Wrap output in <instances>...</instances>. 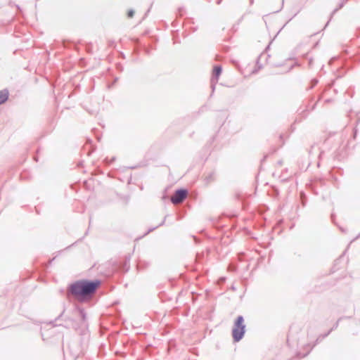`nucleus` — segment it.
I'll return each instance as SVG.
<instances>
[{
    "label": "nucleus",
    "instance_id": "nucleus-17",
    "mask_svg": "<svg viewBox=\"0 0 360 360\" xmlns=\"http://www.w3.org/2000/svg\"><path fill=\"white\" fill-rule=\"evenodd\" d=\"M312 64H313V60H312V58H310V59L309 60V67H311V66H312Z\"/></svg>",
    "mask_w": 360,
    "mask_h": 360
},
{
    "label": "nucleus",
    "instance_id": "nucleus-21",
    "mask_svg": "<svg viewBox=\"0 0 360 360\" xmlns=\"http://www.w3.org/2000/svg\"><path fill=\"white\" fill-rule=\"evenodd\" d=\"M212 91H214V84H212Z\"/></svg>",
    "mask_w": 360,
    "mask_h": 360
},
{
    "label": "nucleus",
    "instance_id": "nucleus-12",
    "mask_svg": "<svg viewBox=\"0 0 360 360\" xmlns=\"http://www.w3.org/2000/svg\"><path fill=\"white\" fill-rule=\"evenodd\" d=\"M351 317L350 316H342L340 318H339L338 319V321L335 322V323L333 325V326L330 329V330H332V331L335 329H336L338 326H339V323L341 320H342L343 319H350Z\"/></svg>",
    "mask_w": 360,
    "mask_h": 360
},
{
    "label": "nucleus",
    "instance_id": "nucleus-2",
    "mask_svg": "<svg viewBox=\"0 0 360 360\" xmlns=\"http://www.w3.org/2000/svg\"><path fill=\"white\" fill-rule=\"evenodd\" d=\"M64 313L65 309L53 321H50L49 324L53 327L63 326L65 328H72L76 331L79 330L81 327L77 316H74L71 312L70 316H64Z\"/></svg>",
    "mask_w": 360,
    "mask_h": 360
},
{
    "label": "nucleus",
    "instance_id": "nucleus-22",
    "mask_svg": "<svg viewBox=\"0 0 360 360\" xmlns=\"http://www.w3.org/2000/svg\"><path fill=\"white\" fill-rule=\"evenodd\" d=\"M359 237H360V233L354 240L358 238Z\"/></svg>",
    "mask_w": 360,
    "mask_h": 360
},
{
    "label": "nucleus",
    "instance_id": "nucleus-15",
    "mask_svg": "<svg viewBox=\"0 0 360 360\" xmlns=\"http://www.w3.org/2000/svg\"><path fill=\"white\" fill-rule=\"evenodd\" d=\"M134 15V11L133 9H130L128 13H127V15L129 18H132Z\"/></svg>",
    "mask_w": 360,
    "mask_h": 360
},
{
    "label": "nucleus",
    "instance_id": "nucleus-14",
    "mask_svg": "<svg viewBox=\"0 0 360 360\" xmlns=\"http://www.w3.org/2000/svg\"><path fill=\"white\" fill-rule=\"evenodd\" d=\"M300 197H301V200H302V204L303 206H305L306 205V197L304 195V194L303 193H300Z\"/></svg>",
    "mask_w": 360,
    "mask_h": 360
},
{
    "label": "nucleus",
    "instance_id": "nucleus-24",
    "mask_svg": "<svg viewBox=\"0 0 360 360\" xmlns=\"http://www.w3.org/2000/svg\"><path fill=\"white\" fill-rule=\"evenodd\" d=\"M340 229L342 232H345V230H344L343 229L340 228Z\"/></svg>",
    "mask_w": 360,
    "mask_h": 360
},
{
    "label": "nucleus",
    "instance_id": "nucleus-1",
    "mask_svg": "<svg viewBox=\"0 0 360 360\" xmlns=\"http://www.w3.org/2000/svg\"><path fill=\"white\" fill-rule=\"evenodd\" d=\"M101 284L99 279H83L71 283L68 288V294L72 295L79 302L90 300Z\"/></svg>",
    "mask_w": 360,
    "mask_h": 360
},
{
    "label": "nucleus",
    "instance_id": "nucleus-23",
    "mask_svg": "<svg viewBox=\"0 0 360 360\" xmlns=\"http://www.w3.org/2000/svg\"><path fill=\"white\" fill-rule=\"evenodd\" d=\"M328 23H329V20L326 22L325 27L328 25Z\"/></svg>",
    "mask_w": 360,
    "mask_h": 360
},
{
    "label": "nucleus",
    "instance_id": "nucleus-20",
    "mask_svg": "<svg viewBox=\"0 0 360 360\" xmlns=\"http://www.w3.org/2000/svg\"><path fill=\"white\" fill-rule=\"evenodd\" d=\"M269 46H270V44L266 46L265 51H267L269 49Z\"/></svg>",
    "mask_w": 360,
    "mask_h": 360
},
{
    "label": "nucleus",
    "instance_id": "nucleus-13",
    "mask_svg": "<svg viewBox=\"0 0 360 360\" xmlns=\"http://www.w3.org/2000/svg\"><path fill=\"white\" fill-rule=\"evenodd\" d=\"M264 56H265V54H264V53H261V54L259 56V57H258V58H257V65L259 66V68H262V65H259V62H260V60H262V58L263 57H264Z\"/></svg>",
    "mask_w": 360,
    "mask_h": 360
},
{
    "label": "nucleus",
    "instance_id": "nucleus-10",
    "mask_svg": "<svg viewBox=\"0 0 360 360\" xmlns=\"http://www.w3.org/2000/svg\"><path fill=\"white\" fill-rule=\"evenodd\" d=\"M348 0H340L338 7L335 8L331 14V16L335 13L339 9L342 8L347 2Z\"/></svg>",
    "mask_w": 360,
    "mask_h": 360
},
{
    "label": "nucleus",
    "instance_id": "nucleus-8",
    "mask_svg": "<svg viewBox=\"0 0 360 360\" xmlns=\"http://www.w3.org/2000/svg\"><path fill=\"white\" fill-rule=\"evenodd\" d=\"M332 332V330H329L327 333H326L325 334H323V335H320L317 339L316 340V342L315 343L312 345V347H311V349L317 344L319 343V342H321L322 340H323L324 338H326L330 333Z\"/></svg>",
    "mask_w": 360,
    "mask_h": 360
},
{
    "label": "nucleus",
    "instance_id": "nucleus-3",
    "mask_svg": "<svg viewBox=\"0 0 360 360\" xmlns=\"http://www.w3.org/2000/svg\"><path fill=\"white\" fill-rule=\"evenodd\" d=\"M246 326L243 316H237L233 323L232 329V337L235 342L240 341L245 333Z\"/></svg>",
    "mask_w": 360,
    "mask_h": 360
},
{
    "label": "nucleus",
    "instance_id": "nucleus-16",
    "mask_svg": "<svg viewBox=\"0 0 360 360\" xmlns=\"http://www.w3.org/2000/svg\"><path fill=\"white\" fill-rule=\"evenodd\" d=\"M318 83V80L316 79H313L311 80V88H313L314 86H315Z\"/></svg>",
    "mask_w": 360,
    "mask_h": 360
},
{
    "label": "nucleus",
    "instance_id": "nucleus-19",
    "mask_svg": "<svg viewBox=\"0 0 360 360\" xmlns=\"http://www.w3.org/2000/svg\"><path fill=\"white\" fill-rule=\"evenodd\" d=\"M278 165H281L283 164L282 160H279V161L278 162Z\"/></svg>",
    "mask_w": 360,
    "mask_h": 360
},
{
    "label": "nucleus",
    "instance_id": "nucleus-11",
    "mask_svg": "<svg viewBox=\"0 0 360 360\" xmlns=\"http://www.w3.org/2000/svg\"><path fill=\"white\" fill-rule=\"evenodd\" d=\"M167 216H165V218L163 219V220L156 226H154V227H152V228H150L148 231L145 233V235H147L148 233H149L150 232L154 231L155 229H156L159 226H161L162 225L165 224V220H166V218H167Z\"/></svg>",
    "mask_w": 360,
    "mask_h": 360
},
{
    "label": "nucleus",
    "instance_id": "nucleus-7",
    "mask_svg": "<svg viewBox=\"0 0 360 360\" xmlns=\"http://www.w3.org/2000/svg\"><path fill=\"white\" fill-rule=\"evenodd\" d=\"M9 96V92L8 89H5L0 91V105L4 103Z\"/></svg>",
    "mask_w": 360,
    "mask_h": 360
},
{
    "label": "nucleus",
    "instance_id": "nucleus-18",
    "mask_svg": "<svg viewBox=\"0 0 360 360\" xmlns=\"http://www.w3.org/2000/svg\"><path fill=\"white\" fill-rule=\"evenodd\" d=\"M221 1H222V0H217V2H216V3H217V4H221Z\"/></svg>",
    "mask_w": 360,
    "mask_h": 360
},
{
    "label": "nucleus",
    "instance_id": "nucleus-9",
    "mask_svg": "<svg viewBox=\"0 0 360 360\" xmlns=\"http://www.w3.org/2000/svg\"><path fill=\"white\" fill-rule=\"evenodd\" d=\"M214 179H215V172H212L207 176H205V181L206 184H208L214 181Z\"/></svg>",
    "mask_w": 360,
    "mask_h": 360
},
{
    "label": "nucleus",
    "instance_id": "nucleus-6",
    "mask_svg": "<svg viewBox=\"0 0 360 360\" xmlns=\"http://www.w3.org/2000/svg\"><path fill=\"white\" fill-rule=\"evenodd\" d=\"M221 72H222L221 66V65H215L213 69L212 82H213L214 80H216V82H217L219 79V77L221 75Z\"/></svg>",
    "mask_w": 360,
    "mask_h": 360
},
{
    "label": "nucleus",
    "instance_id": "nucleus-4",
    "mask_svg": "<svg viewBox=\"0 0 360 360\" xmlns=\"http://www.w3.org/2000/svg\"><path fill=\"white\" fill-rule=\"evenodd\" d=\"M188 195V190L186 188H179L175 191L170 200L174 205L182 202Z\"/></svg>",
    "mask_w": 360,
    "mask_h": 360
},
{
    "label": "nucleus",
    "instance_id": "nucleus-5",
    "mask_svg": "<svg viewBox=\"0 0 360 360\" xmlns=\"http://www.w3.org/2000/svg\"><path fill=\"white\" fill-rule=\"evenodd\" d=\"M72 313L74 316H80V319H79L80 327L82 326H86V314L85 312V310L83 308L77 307L75 308Z\"/></svg>",
    "mask_w": 360,
    "mask_h": 360
}]
</instances>
